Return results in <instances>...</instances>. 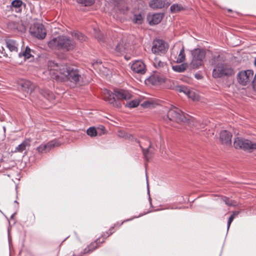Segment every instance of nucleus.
<instances>
[{
  "instance_id": "f8f14e48",
  "label": "nucleus",
  "mask_w": 256,
  "mask_h": 256,
  "mask_svg": "<svg viewBox=\"0 0 256 256\" xmlns=\"http://www.w3.org/2000/svg\"><path fill=\"white\" fill-rule=\"evenodd\" d=\"M145 144L146 146H147L148 147L146 148H144L142 144H140V146L142 149L144 155L146 160L148 161L151 157L152 154H153L154 150L150 140L146 138L145 139Z\"/></svg>"
},
{
  "instance_id": "09e8293b",
  "label": "nucleus",
  "mask_w": 256,
  "mask_h": 256,
  "mask_svg": "<svg viewBox=\"0 0 256 256\" xmlns=\"http://www.w3.org/2000/svg\"><path fill=\"white\" fill-rule=\"evenodd\" d=\"M100 130H102V131H103V130H104V129H105L104 127V126H100Z\"/></svg>"
},
{
  "instance_id": "72a5a7b5",
  "label": "nucleus",
  "mask_w": 256,
  "mask_h": 256,
  "mask_svg": "<svg viewBox=\"0 0 256 256\" xmlns=\"http://www.w3.org/2000/svg\"><path fill=\"white\" fill-rule=\"evenodd\" d=\"M36 150L38 152L44 153L48 152L46 144H42L36 148Z\"/></svg>"
},
{
  "instance_id": "c9c22d12",
  "label": "nucleus",
  "mask_w": 256,
  "mask_h": 256,
  "mask_svg": "<svg viewBox=\"0 0 256 256\" xmlns=\"http://www.w3.org/2000/svg\"><path fill=\"white\" fill-rule=\"evenodd\" d=\"M188 88L184 86H176V90L180 92H183L185 94H186V93L188 92Z\"/></svg>"
},
{
  "instance_id": "e433bc0d",
  "label": "nucleus",
  "mask_w": 256,
  "mask_h": 256,
  "mask_svg": "<svg viewBox=\"0 0 256 256\" xmlns=\"http://www.w3.org/2000/svg\"><path fill=\"white\" fill-rule=\"evenodd\" d=\"M223 200L225 204L228 206H235L236 204V202L230 200L226 197H224L223 198Z\"/></svg>"
},
{
  "instance_id": "4c0bfd02",
  "label": "nucleus",
  "mask_w": 256,
  "mask_h": 256,
  "mask_svg": "<svg viewBox=\"0 0 256 256\" xmlns=\"http://www.w3.org/2000/svg\"><path fill=\"white\" fill-rule=\"evenodd\" d=\"M138 104H139V102L138 100H133L129 102L128 103L126 104V106L128 108H133L136 107L137 106H138Z\"/></svg>"
},
{
  "instance_id": "a18cd8bd",
  "label": "nucleus",
  "mask_w": 256,
  "mask_h": 256,
  "mask_svg": "<svg viewBox=\"0 0 256 256\" xmlns=\"http://www.w3.org/2000/svg\"><path fill=\"white\" fill-rule=\"evenodd\" d=\"M195 77L198 80L201 78V76L198 74H196Z\"/></svg>"
},
{
  "instance_id": "39448f33",
  "label": "nucleus",
  "mask_w": 256,
  "mask_h": 256,
  "mask_svg": "<svg viewBox=\"0 0 256 256\" xmlns=\"http://www.w3.org/2000/svg\"><path fill=\"white\" fill-rule=\"evenodd\" d=\"M191 54L192 58L190 66L194 68H198L202 65L206 52L202 48H195L191 51Z\"/></svg>"
},
{
  "instance_id": "3c124183",
  "label": "nucleus",
  "mask_w": 256,
  "mask_h": 256,
  "mask_svg": "<svg viewBox=\"0 0 256 256\" xmlns=\"http://www.w3.org/2000/svg\"><path fill=\"white\" fill-rule=\"evenodd\" d=\"M16 29H17V30H19V31H21V32H22V30H21V29H18V28H16Z\"/></svg>"
},
{
  "instance_id": "2f4dec72",
  "label": "nucleus",
  "mask_w": 256,
  "mask_h": 256,
  "mask_svg": "<svg viewBox=\"0 0 256 256\" xmlns=\"http://www.w3.org/2000/svg\"><path fill=\"white\" fill-rule=\"evenodd\" d=\"M30 49L26 46L25 50V51L22 53H20L19 56L20 57L22 56H24L26 58H29L31 57L32 55L30 54Z\"/></svg>"
},
{
  "instance_id": "4be33fe9",
  "label": "nucleus",
  "mask_w": 256,
  "mask_h": 256,
  "mask_svg": "<svg viewBox=\"0 0 256 256\" xmlns=\"http://www.w3.org/2000/svg\"><path fill=\"white\" fill-rule=\"evenodd\" d=\"M186 95L194 101L198 100V95L193 90L188 88V92L186 93Z\"/></svg>"
},
{
  "instance_id": "a878e982",
  "label": "nucleus",
  "mask_w": 256,
  "mask_h": 256,
  "mask_svg": "<svg viewBox=\"0 0 256 256\" xmlns=\"http://www.w3.org/2000/svg\"><path fill=\"white\" fill-rule=\"evenodd\" d=\"M22 4V2L21 0H14L12 2V6L14 8H16V12L20 10V7Z\"/></svg>"
},
{
  "instance_id": "2eb2a0df",
  "label": "nucleus",
  "mask_w": 256,
  "mask_h": 256,
  "mask_svg": "<svg viewBox=\"0 0 256 256\" xmlns=\"http://www.w3.org/2000/svg\"><path fill=\"white\" fill-rule=\"evenodd\" d=\"M6 46L11 52H18V44L16 41L13 40H7L6 41Z\"/></svg>"
},
{
  "instance_id": "412c9836",
  "label": "nucleus",
  "mask_w": 256,
  "mask_h": 256,
  "mask_svg": "<svg viewBox=\"0 0 256 256\" xmlns=\"http://www.w3.org/2000/svg\"><path fill=\"white\" fill-rule=\"evenodd\" d=\"M42 94L48 100H52L54 99V94L49 90H44L42 92Z\"/></svg>"
},
{
  "instance_id": "423d86ee",
  "label": "nucleus",
  "mask_w": 256,
  "mask_h": 256,
  "mask_svg": "<svg viewBox=\"0 0 256 256\" xmlns=\"http://www.w3.org/2000/svg\"><path fill=\"white\" fill-rule=\"evenodd\" d=\"M164 119L166 121L168 120L176 122L186 121V118H185L181 110L176 107H172L168 110L166 116Z\"/></svg>"
},
{
  "instance_id": "bb28decb",
  "label": "nucleus",
  "mask_w": 256,
  "mask_h": 256,
  "mask_svg": "<svg viewBox=\"0 0 256 256\" xmlns=\"http://www.w3.org/2000/svg\"><path fill=\"white\" fill-rule=\"evenodd\" d=\"M185 54H184V48H182L179 54L178 55V56L176 59V62L178 63H181L184 61L185 60Z\"/></svg>"
},
{
  "instance_id": "dca6fc26",
  "label": "nucleus",
  "mask_w": 256,
  "mask_h": 256,
  "mask_svg": "<svg viewBox=\"0 0 256 256\" xmlns=\"http://www.w3.org/2000/svg\"><path fill=\"white\" fill-rule=\"evenodd\" d=\"M162 18V15L160 14H154L148 18L150 24H158L161 22Z\"/></svg>"
},
{
  "instance_id": "58836bf2",
  "label": "nucleus",
  "mask_w": 256,
  "mask_h": 256,
  "mask_svg": "<svg viewBox=\"0 0 256 256\" xmlns=\"http://www.w3.org/2000/svg\"><path fill=\"white\" fill-rule=\"evenodd\" d=\"M134 21L136 23L140 24L142 22V16L140 14L136 15Z\"/></svg>"
},
{
  "instance_id": "6e6552de",
  "label": "nucleus",
  "mask_w": 256,
  "mask_h": 256,
  "mask_svg": "<svg viewBox=\"0 0 256 256\" xmlns=\"http://www.w3.org/2000/svg\"><path fill=\"white\" fill-rule=\"evenodd\" d=\"M31 34L38 39L42 40L45 38L46 32L44 26L42 24H34L30 29Z\"/></svg>"
},
{
  "instance_id": "b1692460",
  "label": "nucleus",
  "mask_w": 256,
  "mask_h": 256,
  "mask_svg": "<svg viewBox=\"0 0 256 256\" xmlns=\"http://www.w3.org/2000/svg\"><path fill=\"white\" fill-rule=\"evenodd\" d=\"M46 144L47 146V150H48V152H49L52 148L59 146L60 144L58 140H53L50 141Z\"/></svg>"
},
{
  "instance_id": "f704fd0d",
  "label": "nucleus",
  "mask_w": 256,
  "mask_h": 256,
  "mask_svg": "<svg viewBox=\"0 0 256 256\" xmlns=\"http://www.w3.org/2000/svg\"><path fill=\"white\" fill-rule=\"evenodd\" d=\"M148 80L152 84L154 85L156 84L158 82L160 81V78L158 76H150L148 78Z\"/></svg>"
},
{
  "instance_id": "9d476101",
  "label": "nucleus",
  "mask_w": 256,
  "mask_h": 256,
  "mask_svg": "<svg viewBox=\"0 0 256 256\" xmlns=\"http://www.w3.org/2000/svg\"><path fill=\"white\" fill-rule=\"evenodd\" d=\"M61 50L70 51L74 49L75 42L66 36H61Z\"/></svg>"
},
{
  "instance_id": "393cba45",
  "label": "nucleus",
  "mask_w": 256,
  "mask_h": 256,
  "mask_svg": "<svg viewBox=\"0 0 256 256\" xmlns=\"http://www.w3.org/2000/svg\"><path fill=\"white\" fill-rule=\"evenodd\" d=\"M22 88L24 91H29L32 89V84L30 81H24L21 84Z\"/></svg>"
},
{
  "instance_id": "ea45409f",
  "label": "nucleus",
  "mask_w": 256,
  "mask_h": 256,
  "mask_svg": "<svg viewBox=\"0 0 256 256\" xmlns=\"http://www.w3.org/2000/svg\"><path fill=\"white\" fill-rule=\"evenodd\" d=\"M234 219V216H230L228 220V224H227V228H228V230L230 227V224L233 221Z\"/></svg>"
},
{
  "instance_id": "c85d7f7f",
  "label": "nucleus",
  "mask_w": 256,
  "mask_h": 256,
  "mask_svg": "<svg viewBox=\"0 0 256 256\" xmlns=\"http://www.w3.org/2000/svg\"><path fill=\"white\" fill-rule=\"evenodd\" d=\"M154 66L156 68H163L166 65V63L160 60L158 58H156L154 60Z\"/></svg>"
},
{
  "instance_id": "603ef678",
  "label": "nucleus",
  "mask_w": 256,
  "mask_h": 256,
  "mask_svg": "<svg viewBox=\"0 0 256 256\" xmlns=\"http://www.w3.org/2000/svg\"><path fill=\"white\" fill-rule=\"evenodd\" d=\"M14 214H13L12 215L11 218H13V217L14 216Z\"/></svg>"
},
{
  "instance_id": "9b49d317",
  "label": "nucleus",
  "mask_w": 256,
  "mask_h": 256,
  "mask_svg": "<svg viewBox=\"0 0 256 256\" xmlns=\"http://www.w3.org/2000/svg\"><path fill=\"white\" fill-rule=\"evenodd\" d=\"M131 68L134 72L140 74H144L146 72V66L142 60L135 61L132 64Z\"/></svg>"
},
{
  "instance_id": "1a4fd4ad",
  "label": "nucleus",
  "mask_w": 256,
  "mask_h": 256,
  "mask_svg": "<svg viewBox=\"0 0 256 256\" xmlns=\"http://www.w3.org/2000/svg\"><path fill=\"white\" fill-rule=\"evenodd\" d=\"M168 48V44L164 41L160 39H156L154 40L152 51L155 54L160 55L164 54Z\"/></svg>"
},
{
  "instance_id": "864d4df0",
  "label": "nucleus",
  "mask_w": 256,
  "mask_h": 256,
  "mask_svg": "<svg viewBox=\"0 0 256 256\" xmlns=\"http://www.w3.org/2000/svg\"><path fill=\"white\" fill-rule=\"evenodd\" d=\"M14 202H15V203H16V204H18V202L17 200H15V201H14Z\"/></svg>"
},
{
  "instance_id": "de8ad7c7",
  "label": "nucleus",
  "mask_w": 256,
  "mask_h": 256,
  "mask_svg": "<svg viewBox=\"0 0 256 256\" xmlns=\"http://www.w3.org/2000/svg\"><path fill=\"white\" fill-rule=\"evenodd\" d=\"M147 104H150V103L148 102H144L142 105V106H146Z\"/></svg>"
},
{
  "instance_id": "20e7f679",
  "label": "nucleus",
  "mask_w": 256,
  "mask_h": 256,
  "mask_svg": "<svg viewBox=\"0 0 256 256\" xmlns=\"http://www.w3.org/2000/svg\"><path fill=\"white\" fill-rule=\"evenodd\" d=\"M234 146L236 149H242L249 152L256 150V142L242 138L237 137L234 138Z\"/></svg>"
},
{
  "instance_id": "473e14b6",
  "label": "nucleus",
  "mask_w": 256,
  "mask_h": 256,
  "mask_svg": "<svg viewBox=\"0 0 256 256\" xmlns=\"http://www.w3.org/2000/svg\"><path fill=\"white\" fill-rule=\"evenodd\" d=\"M77 2L84 6H90L94 2V0H77Z\"/></svg>"
},
{
  "instance_id": "f3484780",
  "label": "nucleus",
  "mask_w": 256,
  "mask_h": 256,
  "mask_svg": "<svg viewBox=\"0 0 256 256\" xmlns=\"http://www.w3.org/2000/svg\"><path fill=\"white\" fill-rule=\"evenodd\" d=\"M164 2L162 0H150L149 6L153 9L162 8L164 7Z\"/></svg>"
},
{
  "instance_id": "c03bdc74",
  "label": "nucleus",
  "mask_w": 256,
  "mask_h": 256,
  "mask_svg": "<svg viewBox=\"0 0 256 256\" xmlns=\"http://www.w3.org/2000/svg\"><path fill=\"white\" fill-rule=\"evenodd\" d=\"M104 36H102V38L98 37V39L100 41L104 42Z\"/></svg>"
},
{
  "instance_id": "4468645a",
  "label": "nucleus",
  "mask_w": 256,
  "mask_h": 256,
  "mask_svg": "<svg viewBox=\"0 0 256 256\" xmlns=\"http://www.w3.org/2000/svg\"><path fill=\"white\" fill-rule=\"evenodd\" d=\"M232 134L229 132L224 130L220 134V139L222 144H231Z\"/></svg>"
},
{
  "instance_id": "7ed1b4c3",
  "label": "nucleus",
  "mask_w": 256,
  "mask_h": 256,
  "mask_svg": "<svg viewBox=\"0 0 256 256\" xmlns=\"http://www.w3.org/2000/svg\"><path fill=\"white\" fill-rule=\"evenodd\" d=\"M220 56H214L212 59V64L214 68L212 70V75L214 78H220L223 76H230L234 74L233 68L228 64L226 63L218 62Z\"/></svg>"
},
{
  "instance_id": "5701e85b",
  "label": "nucleus",
  "mask_w": 256,
  "mask_h": 256,
  "mask_svg": "<svg viewBox=\"0 0 256 256\" xmlns=\"http://www.w3.org/2000/svg\"><path fill=\"white\" fill-rule=\"evenodd\" d=\"M72 36L80 42L86 41V37L85 36L82 34L78 32H74L72 34Z\"/></svg>"
},
{
  "instance_id": "cd10ccee",
  "label": "nucleus",
  "mask_w": 256,
  "mask_h": 256,
  "mask_svg": "<svg viewBox=\"0 0 256 256\" xmlns=\"http://www.w3.org/2000/svg\"><path fill=\"white\" fill-rule=\"evenodd\" d=\"M124 42L122 40L116 46L115 50L118 54H121L122 52L125 50V46L123 44Z\"/></svg>"
},
{
  "instance_id": "7c9ffc66",
  "label": "nucleus",
  "mask_w": 256,
  "mask_h": 256,
  "mask_svg": "<svg viewBox=\"0 0 256 256\" xmlns=\"http://www.w3.org/2000/svg\"><path fill=\"white\" fill-rule=\"evenodd\" d=\"M86 133L88 135L91 137L95 136L98 134L96 130L94 127H90L87 130Z\"/></svg>"
},
{
  "instance_id": "8fccbe9b",
  "label": "nucleus",
  "mask_w": 256,
  "mask_h": 256,
  "mask_svg": "<svg viewBox=\"0 0 256 256\" xmlns=\"http://www.w3.org/2000/svg\"><path fill=\"white\" fill-rule=\"evenodd\" d=\"M254 64L256 66V58L254 59Z\"/></svg>"
},
{
  "instance_id": "f03ea898",
  "label": "nucleus",
  "mask_w": 256,
  "mask_h": 256,
  "mask_svg": "<svg viewBox=\"0 0 256 256\" xmlns=\"http://www.w3.org/2000/svg\"><path fill=\"white\" fill-rule=\"evenodd\" d=\"M132 94L128 90L116 89L112 92L106 90L104 95V99L114 107L120 108L121 106L120 100H128L131 98Z\"/></svg>"
},
{
  "instance_id": "a19ab883",
  "label": "nucleus",
  "mask_w": 256,
  "mask_h": 256,
  "mask_svg": "<svg viewBox=\"0 0 256 256\" xmlns=\"http://www.w3.org/2000/svg\"><path fill=\"white\" fill-rule=\"evenodd\" d=\"M146 180H147L148 193L149 194V200H150V202H151L152 200H151V198H150V190H149V186H148V176H146Z\"/></svg>"
},
{
  "instance_id": "aec40b11",
  "label": "nucleus",
  "mask_w": 256,
  "mask_h": 256,
  "mask_svg": "<svg viewBox=\"0 0 256 256\" xmlns=\"http://www.w3.org/2000/svg\"><path fill=\"white\" fill-rule=\"evenodd\" d=\"M188 68V64L186 63H183L180 65H176L172 66V69L174 71L178 72H184Z\"/></svg>"
},
{
  "instance_id": "79ce46f5",
  "label": "nucleus",
  "mask_w": 256,
  "mask_h": 256,
  "mask_svg": "<svg viewBox=\"0 0 256 256\" xmlns=\"http://www.w3.org/2000/svg\"><path fill=\"white\" fill-rule=\"evenodd\" d=\"M0 50L2 51V54L4 56L7 57L8 54H6L5 50L3 47L1 48V49H0Z\"/></svg>"
},
{
  "instance_id": "f257e3e1",
  "label": "nucleus",
  "mask_w": 256,
  "mask_h": 256,
  "mask_svg": "<svg viewBox=\"0 0 256 256\" xmlns=\"http://www.w3.org/2000/svg\"><path fill=\"white\" fill-rule=\"evenodd\" d=\"M48 66L50 74H54L56 78L64 76L70 82L75 84L79 82L82 78L79 70L75 67L68 66L52 60L48 61Z\"/></svg>"
},
{
  "instance_id": "49530a36",
  "label": "nucleus",
  "mask_w": 256,
  "mask_h": 256,
  "mask_svg": "<svg viewBox=\"0 0 256 256\" xmlns=\"http://www.w3.org/2000/svg\"><path fill=\"white\" fill-rule=\"evenodd\" d=\"M113 229H114V227H112L111 228H110L109 230L110 232V234L108 236H109L110 235V234H112L113 232H112V230Z\"/></svg>"
},
{
  "instance_id": "a211bd4d",
  "label": "nucleus",
  "mask_w": 256,
  "mask_h": 256,
  "mask_svg": "<svg viewBox=\"0 0 256 256\" xmlns=\"http://www.w3.org/2000/svg\"><path fill=\"white\" fill-rule=\"evenodd\" d=\"M30 141L28 140H24L22 144L16 147L14 152H22L26 149L27 146H30Z\"/></svg>"
},
{
  "instance_id": "6ab92c4d",
  "label": "nucleus",
  "mask_w": 256,
  "mask_h": 256,
  "mask_svg": "<svg viewBox=\"0 0 256 256\" xmlns=\"http://www.w3.org/2000/svg\"><path fill=\"white\" fill-rule=\"evenodd\" d=\"M98 240H97L96 242L91 243L90 246L84 250V254H88L96 250L98 246Z\"/></svg>"
},
{
  "instance_id": "0eeeda50",
  "label": "nucleus",
  "mask_w": 256,
  "mask_h": 256,
  "mask_svg": "<svg viewBox=\"0 0 256 256\" xmlns=\"http://www.w3.org/2000/svg\"><path fill=\"white\" fill-rule=\"evenodd\" d=\"M254 78V72L250 70L240 72L237 75L238 82L242 86L250 84Z\"/></svg>"
},
{
  "instance_id": "37998d69",
  "label": "nucleus",
  "mask_w": 256,
  "mask_h": 256,
  "mask_svg": "<svg viewBox=\"0 0 256 256\" xmlns=\"http://www.w3.org/2000/svg\"><path fill=\"white\" fill-rule=\"evenodd\" d=\"M239 213H240L239 212L236 211V212H234L233 214L231 216H234V218L237 216H238Z\"/></svg>"
},
{
  "instance_id": "ddd939ff",
  "label": "nucleus",
  "mask_w": 256,
  "mask_h": 256,
  "mask_svg": "<svg viewBox=\"0 0 256 256\" xmlns=\"http://www.w3.org/2000/svg\"><path fill=\"white\" fill-rule=\"evenodd\" d=\"M61 36L54 38L48 42V47L55 50H61Z\"/></svg>"
},
{
  "instance_id": "c756f323",
  "label": "nucleus",
  "mask_w": 256,
  "mask_h": 256,
  "mask_svg": "<svg viewBox=\"0 0 256 256\" xmlns=\"http://www.w3.org/2000/svg\"><path fill=\"white\" fill-rule=\"evenodd\" d=\"M170 9L172 12L174 13L180 11L183 9V8L180 4H174L170 6Z\"/></svg>"
}]
</instances>
